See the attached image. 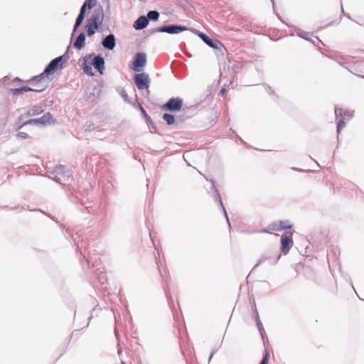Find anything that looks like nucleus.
Returning <instances> with one entry per match:
<instances>
[{
    "mask_svg": "<svg viewBox=\"0 0 364 364\" xmlns=\"http://www.w3.org/2000/svg\"><path fill=\"white\" fill-rule=\"evenodd\" d=\"M183 106V100L180 97H172L162 105V109L170 112L179 111Z\"/></svg>",
    "mask_w": 364,
    "mask_h": 364,
    "instance_id": "0eeeda50",
    "label": "nucleus"
},
{
    "mask_svg": "<svg viewBox=\"0 0 364 364\" xmlns=\"http://www.w3.org/2000/svg\"><path fill=\"white\" fill-rule=\"evenodd\" d=\"M132 106L134 107L136 109H139V110L141 112V114L143 115V117H144L146 123L151 122V117L146 113V110L144 109V107L141 106V104H139V103H133Z\"/></svg>",
    "mask_w": 364,
    "mask_h": 364,
    "instance_id": "b1692460",
    "label": "nucleus"
},
{
    "mask_svg": "<svg viewBox=\"0 0 364 364\" xmlns=\"http://www.w3.org/2000/svg\"><path fill=\"white\" fill-rule=\"evenodd\" d=\"M49 74H44V71L38 75L34 76L32 78H31L28 82L32 85H34L36 83H46L45 82V78L46 77L48 76Z\"/></svg>",
    "mask_w": 364,
    "mask_h": 364,
    "instance_id": "6ab92c4d",
    "label": "nucleus"
},
{
    "mask_svg": "<svg viewBox=\"0 0 364 364\" xmlns=\"http://www.w3.org/2000/svg\"><path fill=\"white\" fill-rule=\"evenodd\" d=\"M343 119H350L353 117V111L344 110L343 111L342 116Z\"/></svg>",
    "mask_w": 364,
    "mask_h": 364,
    "instance_id": "7c9ffc66",
    "label": "nucleus"
},
{
    "mask_svg": "<svg viewBox=\"0 0 364 364\" xmlns=\"http://www.w3.org/2000/svg\"><path fill=\"white\" fill-rule=\"evenodd\" d=\"M87 7L88 8V3L85 1L80 8L79 14L85 16Z\"/></svg>",
    "mask_w": 364,
    "mask_h": 364,
    "instance_id": "72a5a7b5",
    "label": "nucleus"
},
{
    "mask_svg": "<svg viewBox=\"0 0 364 364\" xmlns=\"http://www.w3.org/2000/svg\"><path fill=\"white\" fill-rule=\"evenodd\" d=\"M55 123L56 120L53 117V115L50 112H46L39 118L31 119L25 122L22 126L27 124H41L42 126H46Z\"/></svg>",
    "mask_w": 364,
    "mask_h": 364,
    "instance_id": "20e7f679",
    "label": "nucleus"
},
{
    "mask_svg": "<svg viewBox=\"0 0 364 364\" xmlns=\"http://www.w3.org/2000/svg\"><path fill=\"white\" fill-rule=\"evenodd\" d=\"M105 60L100 55H94L91 65L100 73L103 74L105 70Z\"/></svg>",
    "mask_w": 364,
    "mask_h": 364,
    "instance_id": "9b49d317",
    "label": "nucleus"
},
{
    "mask_svg": "<svg viewBox=\"0 0 364 364\" xmlns=\"http://www.w3.org/2000/svg\"><path fill=\"white\" fill-rule=\"evenodd\" d=\"M268 360H269V353L266 350L265 351V354L264 355V356H263L261 362L259 363V364H267Z\"/></svg>",
    "mask_w": 364,
    "mask_h": 364,
    "instance_id": "c9c22d12",
    "label": "nucleus"
},
{
    "mask_svg": "<svg viewBox=\"0 0 364 364\" xmlns=\"http://www.w3.org/2000/svg\"><path fill=\"white\" fill-rule=\"evenodd\" d=\"M315 38L317 43H321L323 44V43L321 41V40L318 39V38L316 37Z\"/></svg>",
    "mask_w": 364,
    "mask_h": 364,
    "instance_id": "a18cd8bd",
    "label": "nucleus"
},
{
    "mask_svg": "<svg viewBox=\"0 0 364 364\" xmlns=\"http://www.w3.org/2000/svg\"><path fill=\"white\" fill-rule=\"evenodd\" d=\"M33 87H31V92H41L43 91H44L48 85L47 83H36L34 85H33Z\"/></svg>",
    "mask_w": 364,
    "mask_h": 364,
    "instance_id": "393cba45",
    "label": "nucleus"
},
{
    "mask_svg": "<svg viewBox=\"0 0 364 364\" xmlns=\"http://www.w3.org/2000/svg\"><path fill=\"white\" fill-rule=\"evenodd\" d=\"M44 112V107L43 105H35L32 106L28 111V116H35L40 114Z\"/></svg>",
    "mask_w": 364,
    "mask_h": 364,
    "instance_id": "a211bd4d",
    "label": "nucleus"
},
{
    "mask_svg": "<svg viewBox=\"0 0 364 364\" xmlns=\"http://www.w3.org/2000/svg\"><path fill=\"white\" fill-rule=\"evenodd\" d=\"M85 35L84 32H80L74 42V47L78 50L82 49L85 46Z\"/></svg>",
    "mask_w": 364,
    "mask_h": 364,
    "instance_id": "f3484780",
    "label": "nucleus"
},
{
    "mask_svg": "<svg viewBox=\"0 0 364 364\" xmlns=\"http://www.w3.org/2000/svg\"><path fill=\"white\" fill-rule=\"evenodd\" d=\"M292 225L289 223L288 220H282L278 223H275L272 224L269 226V230L271 231H279L282 230L289 229L291 228Z\"/></svg>",
    "mask_w": 364,
    "mask_h": 364,
    "instance_id": "ddd939ff",
    "label": "nucleus"
},
{
    "mask_svg": "<svg viewBox=\"0 0 364 364\" xmlns=\"http://www.w3.org/2000/svg\"><path fill=\"white\" fill-rule=\"evenodd\" d=\"M149 126L150 132L151 133H157V128L155 126V124L153 123L152 120L151 119V122L146 123Z\"/></svg>",
    "mask_w": 364,
    "mask_h": 364,
    "instance_id": "473e14b6",
    "label": "nucleus"
},
{
    "mask_svg": "<svg viewBox=\"0 0 364 364\" xmlns=\"http://www.w3.org/2000/svg\"><path fill=\"white\" fill-rule=\"evenodd\" d=\"M363 77H364V76Z\"/></svg>",
    "mask_w": 364,
    "mask_h": 364,
    "instance_id": "603ef678",
    "label": "nucleus"
},
{
    "mask_svg": "<svg viewBox=\"0 0 364 364\" xmlns=\"http://www.w3.org/2000/svg\"><path fill=\"white\" fill-rule=\"evenodd\" d=\"M92 262V259L86 258L85 255H83V260H80V263L82 264V268L85 270L90 269L91 268L90 262Z\"/></svg>",
    "mask_w": 364,
    "mask_h": 364,
    "instance_id": "c756f323",
    "label": "nucleus"
},
{
    "mask_svg": "<svg viewBox=\"0 0 364 364\" xmlns=\"http://www.w3.org/2000/svg\"><path fill=\"white\" fill-rule=\"evenodd\" d=\"M254 311L255 313V318H256V322H257V326L258 330L261 334V336L262 337V338H264V334L265 333V332H264V329L263 328L262 323L259 320V314H258L255 304L254 305Z\"/></svg>",
    "mask_w": 364,
    "mask_h": 364,
    "instance_id": "5701e85b",
    "label": "nucleus"
},
{
    "mask_svg": "<svg viewBox=\"0 0 364 364\" xmlns=\"http://www.w3.org/2000/svg\"><path fill=\"white\" fill-rule=\"evenodd\" d=\"M343 110L337 107H335V115L338 118L339 116H342Z\"/></svg>",
    "mask_w": 364,
    "mask_h": 364,
    "instance_id": "4c0bfd02",
    "label": "nucleus"
},
{
    "mask_svg": "<svg viewBox=\"0 0 364 364\" xmlns=\"http://www.w3.org/2000/svg\"><path fill=\"white\" fill-rule=\"evenodd\" d=\"M68 59V55L67 51L63 55L52 60L45 68L44 74L50 75L54 73L55 71L62 69L63 68V63L66 62Z\"/></svg>",
    "mask_w": 364,
    "mask_h": 364,
    "instance_id": "f257e3e1",
    "label": "nucleus"
},
{
    "mask_svg": "<svg viewBox=\"0 0 364 364\" xmlns=\"http://www.w3.org/2000/svg\"><path fill=\"white\" fill-rule=\"evenodd\" d=\"M281 252L284 255H287L293 246L292 233L285 232L281 237Z\"/></svg>",
    "mask_w": 364,
    "mask_h": 364,
    "instance_id": "6e6552de",
    "label": "nucleus"
},
{
    "mask_svg": "<svg viewBox=\"0 0 364 364\" xmlns=\"http://www.w3.org/2000/svg\"><path fill=\"white\" fill-rule=\"evenodd\" d=\"M134 81L139 90H146L147 95L149 94L150 92L148 89L151 84V79L147 73H140L136 74L134 77Z\"/></svg>",
    "mask_w": 364,
    "mask_h": 364,
    "instance_id": "7ed1b4c3",
    "label": "nucleus"
},
{
    "mask_svg": "<svg viewBox=\"0 0 364 364\" xmlns=\"http://www.w3.org/2000/svg\"><path fill=\"white\" fill-rule=\"evenodd\" d=\"M212 190H213V196H212V197L214 198L215 202H218L219 203L220 207L223 210V213H224V215L225 216V218H226V220H227V222L228 223V225H229V227H230V223L229 221V218H228V216L227 211H226V210H225V208L224 207V205L223 203V201L221 200L220 195L218 189L216 188L213 181H212Z\"/></svg>",
    "mask_w": 364,
    "mask_h": 364,
    "instance_id": "1a4fd4ad",
    "label": "nucleus"
},
{
    "mask_svg": "<svg viewBox=\"0 0 364 364\" xmlns=\"http://www.w3.org/2000/svg\"><path fill=\"white\" fill-rule=\"evenodd\" d=\"M31 87L28 86H23L18 88H13L9 90V93L13 95H18L22 94L23 92L31 91Z\"/></svg>",
    "mask_w": 364,
    "mask_h": 364,
    "instance_id": "412c9836",
    "label": "nucleus"
},
{
    "mask_svg": "<svg viewBox=\"0 0 364 364\" xmlns=\"http://www.w3.org/2000/svg\"><path fill=\"white\" fill-rule=\"evenodd\" d=\"M18 136L21 138V139H27V138H28V135L26 133L22 132H19L18 134Z\"/></svg>",
    "mask_w": 364,
    "mask_h": 364,
    "instance_id": "58836bf2",
    "label": "nucleus"
},
{
    "mask_svg": "<svg viewBox=\"0 0 364 364\" xmlns=\"http://www.w3.org/2000/svg\"><path fill=\"white\" fill-rule=\"evenodd\" d=\"M279 259H280V255H279V256L277 257V259H276V261H275V262H274V263H277V262L279 261Z\"/></svg>",
    "mask_w": 364,
    "mask_h": 364,
    "instance_id": "49530a36",
    "label": "nucleus"
},
{
    "mask_svg": "<svg viewBox=\"0 0 364 364\" xmlns=\"http://www.w3.org/2000/svg\"><path fill=\"white\" fill-rule=\"evenodd\" d=\"M146 63V55L145 53H136L134 56V60L130 68L135 72L142 71Z\"/></svg>",
    "mask_w": 364,
    "mask_h": 364,
    "instance_id": "39448f33",
    "label": "nucleus"
},
{
    "mask_svg": "<svg viewBox=\"0 0 364 364\" xmlns=\"http://www.w3.org/2000/svg\"><path fill=\"white\" fill-rule=\"evenodd\" d=\"M84 18H85V16L78 14V16L75 20L74 27H73V35L77 31L78 27L82 24Z\"/></svg>",
    "mask_w": 364,
    "mask_h": 364,
    "instance_id": "cd10ccee",
    "label": "nucleus"
},
{
    "mask_svg": "<svg viewBox=\"0 0 364 364\" xmlns=\"http://www.w3.org/2000/svg\"><path fill=\"white\" fill-rule=\"evenodd\" d=\"M149 24L148 18L145 16H139L134 23V28L136 30H142Z\"/></svg>",
    "mask_w": 364,
    "mask_h": 364,
    "instance_id": "dca6fc26",
    "label": "nucleus"
},
{
    "mask_svg": "<svg viewBox=\"0 0 364 364\" xmlns=\"http://www.w3.org/2000/svg\"><path fill=\"white\" fill-rule=\"evenodd\" d=\"M266 258H261L258 263L255 265V267H257L258 265H259L260 264L263 263L264 261H265Z\"/></svg>",
    "mask_w": 364,
    "mask_h": 364,
    "instance_id": "a19ab883",
    "label": "nucleus"
},
{
    "mask_svg": "<svg viewBox=\"0 0 364 364\" xmlns=\"http://www.w3.org/2000/svg\"><path fill=\"white\" fill-rule=\"evenodd\" d=\"M114 332H115V335L117 336V331L116 329H115Z\"/></svg>",
    "mask_w": 364,
    "mask_h": 364,
    "instance_id": "8fccbe9b",
    "label": "nucleus"
},
{
    "mask_svg": "<svg viewBox=\"0 0 364 364\" xmlns=\"http://www.w3.org/2000/svg\"><path fill=\"white\" fill-rule=\"evenodd\" d=\"M216 353V350H213L212 352V353L210 354V357H209V361L212 359V358L213 357L214 354Z\"/></svg>",
    "mask_w": 364,
    "mask_h": 364,
    "instance_id": "79ce46f5",
    "label": "nucleus"
},
{
    "mask_svg": "<svg viewBox=\"0 0 364 364\" xmlns=\"http://www.w3.org/2000/svg\"><path fill=\"white\" fill-rule=\"evenodd\" d=\"M104 16L103 10L102 9H95L92 14L90 19L87 22H90V24L94 26L95 28H99L101 21Z\"/></svg>",
    "mask_w": 364,
    "mask_h": 364,
    "instance_id": "9d476101",
    "label": "nucleus"
},
{
    "mask_svg": "<svg viewBox=\"0 0 364 364\" xmlns=\"http://www.w3.org/2000/svg\"><path fill=\"white\" fill-rule=\"evenodd\" d=\"M100 281L101 282L102 284H105V282H107V278L103 275L100 278Z\"/></svg>",
    "mask_w": 364,
    "mask_h": 364,
    "instance_id": "ea45409f",
    "label": "nucleus"
},
{
    "mask_svg": "<svg viewBox=\"0 0 364 364\" xmlns=\"http://www.w3.org/2000/svg\"><path fill=\"white\" fill-rule=\"evenodd\" d=\"M15 81H21V80L17 77L15 78Z\"/></svg>",
    "mask_w": 364,
    "mask_h": 364,
    "instance_id": "de8ad7c7",
    "label": "nucleus"
},
{
    "mask_svg": "<svg viewBox=\"0 0 364 364\" xmlns=\"http://www.w3.org/2000/svg\"><path fill=\"white\" fill-rule=\"evenodd\" d=\"M93 55H94V54H90L88 55H86L84 58L85 63L83 65V71L85 73H86L87 75H88L90 76H92L94 75V73H92V68L91 65H87L86 61H87V59L90 58Z\"/></svg>",
    "mask_w": 364,
    "mask_h": 364,
    "instance_id": "4be33fe9",
    "label": "nucleus"
},
{
    "mask_svg": "<svg viewBox=\"0 0 364 364\" xmlns=\"http://www.w3.org/2000/svg\"><path fill=\"white\" fill-rule=\"evenodd\" d=\"M121 95L123 98V100L127 102V103H129L131 105H132L133 103L130 102L129 99V97L127 94V92L124 91V90H122V93H121Z\"/></svg>",
    "mask_w": 364,
    "mask_h": 364,
    "instance_id": "f704fd0d",
    "label": "nucleus"
},
{
    "mask_svg": "<svg viewBox=\"0 0 364 364\" xmlns=\"http://www.w3.org/2000/svg\"><path fill=\"white\" fill-rule=\"evenodd\" d=\"M51 174L53 176L50 178L60 184H63V181H68L71 176L69 170L63 165L55 166L51 172Z\"/></svg>",
    "mask_w": 364,
    "mask_h": 364,
    "instance_id": "f03ea898",
    "label": "nucleus"
},
{
    "mask_svg": "<svg viewBox=\"0 0 364 364\" xmlns=\"http://www.w3.org/2000/svg\"><path fill=\"white\" fill-rule=\"evenodd\" d=\"M258 232H270V231H269V230H265V229H264V230H259Z\"/></svg>",
    "mask_w": 364,
    "mask_h": 364,
    "instance_id": "c03bdc74",
    "label": "nucleus"
},
{
    "mask_svg": "<svg viewBox=\"0 0 364 364\" xmlns=\"http://www.w3.org/2000/svg\"><path fill=\"white\" fill-rule=\"evenodd\" d=\"M102 46L108 50H113L116 46L115 37L110 33L103 38L102 41Z\"/></svg>",
    "mask_w": 364,
    "mask_h": 364,
    "instance_id": "f8f14e48",
    "label": "nucleus"
},
{
    "mask_svg": "<svg viewBox=\"0 0 364 364\" xmlns=\"http://www.w3.org/2000/svg\"><path fill=\"white\" fill-rule=\"evenodd\" d=\"M188 30V28L185 26L176 25V24H169L163 26L156 28L155 32L160 33H168L170 34H177L184 31Z\"/></svg>",
    "mask_w": 364,
    "mask_h": 364,
    "instance_id": "423d86ee",
    "label": "nucleus"
},
{
    "mask_svg": "<svg viewBox=\"0 0 364 364\" xmlns=\"http://www.w3.org/2000/svg\"><path fill=\"white\" fill-rule=\"evenodd\" d=\"M148 18V22L150 21H157L159 18V13L157 11H150L147 13L146 16Z\"/></svg>",
    "mask_w": 364,
    "mask_h": 364,
    "instance_id": "bb28decb",
    "label": "nucleus"
},
{
    "mask_svg": "<svg viewBox=\"0 0 364 364\" xmlns=\"http://www.w3.org/2000/svg\"><path fill=\"white\" fill-rule=\"evenodd\" d=\"M268 89H269V90L270 92H272V89H271V87H269Z\"/></svg>",
    "mask_w": 364,
    "mask_h": 364,
    "instance_id": "3c124183",
    "label": "nucleus"
},
{
    "mask_svg": "<svg viewBox=\"0 0 364 364\" xmlns=\"http://www.w3.org/2000/svg\"><path fill=\"white\" fill-rule=\"evenodd\" d=\"M225 88H222V89L220 90V94L221 95H223L225 94Z\"/></svg>",
    "mask_w": 364,
    "mask_h": 364,
    "instance_id": "37998d69",
    "label": "nucleus"
},
{
    "mask_svg": "<svg viewBox=\"0 0 364 364\" xmlns=\"http://www.w3.org/2000/svg\"><path fill=\"white\" fill-rule=\"evenodd\" d=\"M85 28L88 36L94 35L95 31L98 29L97 28H95L94 26L90 24V22L87 23Z\"/></svg>",
    "mask_w": 364,
    "mask_h": 364,
    "instance_id": "a878e982",
    "label": "nucleus"
},
{
    "mask_svg": "<svg viewBox=\"0 0 364 364\" xmlns=\"http://www.w3.org/2000/svg\"><path fill=\"white\" fill-rule=\"evenodd\" d=\"M272 4H273V6H274V0H271Z\"/></svg>",
    "mask_w": 364,
    "mask_h": 364,
    "instance_id": "09e8293b",
    "label": "nucleus"
},
{
    "mask_svg": "<svg viewBox=\"0 0 364 364\" xmlns=\"http://www.w3.org/2000/svg\"><path fill=\"white\" fill-rule=\"evenodd\" d=\"M163 119L166 121L168 125H172L175 122V117L173 114L165 113L162 117Z\"/></svg>",
    "mask_w": 364,
    "mask_h": 364,
    "instance_id": "c85d7f7f",
    "label": "nucleus"
},
{
    "mask_svg": "<svg viewBox=\"0 0 364 364\" xmlns=\"http://www.w3.org/2000/svg\"><path fill=\"white\" fill-rule=\"evenodd\" d=\"M295 33L298 36H299L301 38H304L306 41H311L314 44H315V41H313L310 37L311 34L308 32H306L300 28H295L294 29Z\"/></svg>",
    "mask_w": 364,
    "mask_h": 364,
    "instance_id": "aec40b11",
    "label": "nucleus"
},
{
    "mask_svg": "<svg viewBox=\"0 0 364 364\" xmlns=\"http://www.w3.org/2000/svg\"><path fill=\"white\" fill-rule=\"evenodd\" d=\"M88 3V9H92L96 4L97 0H85Z\"/></svg>",
    "mask_w": 364,
    "mask_h": 364,
    "instance_id": "e433bc0d",
    "label": "nucleus"
},
{
    "mask_svg": "<svg viewBox=\"0 0 364 364\" xmlns=\"http://www.w3.org/2000/svg\"><path fill=\"white\" fill-rule=\"evenodd\" d=\"M198 36L203 40V41L208 45L209 47L213 48H218L220 42L218 41H214L208 37L206 34L197 31Z\"/></svg>",
    "mask_w": 364,
    "mask_h": 364,
    "instance_id": "2eb2a0df",
    "label": "nucleus"
},
{
    "mask_svg": "<svg viewBox=\"0 0 364 364\" xmlns=\"http://www.w3.org/2000/svg\"><path fill=\"white\" fill-rule=\"evenodd\" d=\"M158 257L159 258H156V264L159 268V271L160 272V274L161 276L162 279L164 281V282H168V273L167 271V269L164 264V262L160 259L159 258V252H158Z\"/></svg>",
    "mask_w": 364,
    "mask_h": 364,
    "instance_id": "4468645a",
    "label": "nucleus"
},
{
    "mask_svg": "<svg viewBox=\"0 0 364 364\" xmlns=\"http://www.w3.org/2000/svg\"><path fill=\"white\" fill-rule=\"evenodd\" d=\"M346 126V122L344 119H341L339 120L337 124V133L339 134L342 130V129Z\"/></svg>",
    "mask_w": 364,
    "mask_h": 364,
    "instance_id": "2f4dec72",
    "label": "nucleus"
}]
</instances>
